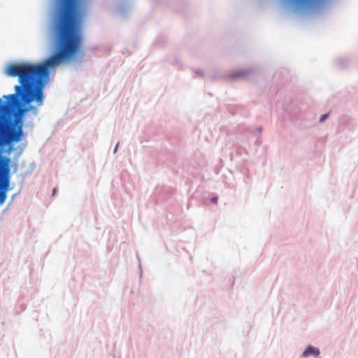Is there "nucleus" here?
I'll return each instance as SVG.
<instances>
[{"mask_svg":"<svg viewBox=\"0 0 358 358\" xmlns=\"http://www.w3.org/2000/svg\"><path fill=\"white\" fill-rule=\"evenodd\" d=\"M17 163L15 162L13 164V172H16L17 171Z\"/></svg>","mask_w":358,"mask_h":358,"instance_id":"10","label":"nucleus"},{"mask_svg":"<svg viewBox=\"0 0 358 358\" xmlns=\"http://www.w3.org/2000/svg\"><path fill=\"white\" fill-rule=\"evenodd\" d=\"M320 354V350L318 348L314 347L312 345H308L301 354V357L307 358L310 356L318 357Z\"/></svg>","mask_w":358,"mask_h":358,"instance_id":"3","label":"nucleus"},{"mask_svg":"<svg viewBox=\"0 0 358 358\" xmlns=\"http://www.w3.org/2000/svg\"><path fill=\"white\" fill-rule=\"evenodd\" d=\"M329 117V113H325L320 117V122H324Z\"/></svg>","mask_w":358,"mask_h":358,"instance_id":"7","label":"nucleus"},{"mask_svg":"<svg viewBox=\"0 0 358 358\" xmlns=\"http://www.w3.org/2000/svg\"><path fill=\"white\" fill-rule=\"evenodd\" d=\"M9 136H8V152H11L15 150L14 145L13 143H18L23 138L24 134L23 129H13L9 128Z\"/></svg>","mask_w":358,"mask_h":358,"instance_id":"2","label":"nucleus"},{"mask_svg":"<svg viewBox=\"0 0 358 358\" xmlns=\"http://www.w3.org/2000/svg\"><path fill=\"white\" fill-rule=\"evenodd\" d=\"M257 131H258V132H259V133H260V132H261V131H262V128H260V127H259V128H258V129H257Z\"/></svg>","mask_w":358,"mask_h":358,"instance_id":"15","label":"nucleus"},{"mask_svg":"<svg viewBox=\"0 0 358 358\" xmlns=\"http://www.w3.org/2000/svg\"><path fill=\"white\" fill-rule=\"evenodd\" d=\"M11 159L8 157H1V166L0 167V187L6 191L13 189L10 187V165Z\"/></svg>","mask_w":358,"mask_h":358,"instance_id":"1","label":"nucleus"},{"mask_svg":"<svg viewBox=\"0 0 358 358\" xmlns=\"http://www.w3.org/2000/svg\"><path fill=\"white\" fill-rule=\"evenodd\" d=\"M217 200H218V198H217V196L212 197V198L210 199V201H211L213 203H217Z\"/></svg>","mask_w":358,"mask_h":358,"instance_id":"9","label":"nucleus"},{"mask_svg":"<svg viewBox=\"0 0 358 358\" xmlns=\"http://www.w3.org/2000/svg\"><path fill=\"white\" fill-rule=\"evenodd\" d=\"M56 192H57V188L55 187L52 190V196H55L56 194Z\"/></svg>","mask_w":358,"mask_h":358,"instance_id":"13","label":"nucleus"},{"mask_svg":"<svg viewBox=\"0 0 358 358\" xmlns=\"http://www.w3.org/2000/svg\"><path fill=\"white\" fill-rule=\"evenodd\" d=\"M15 196H16V194H14V195L12 196L11 201H13L14 200Z\"/></svg>","mask_w":358,"mask_h":358,"instance_id":"14","label":"nucleus"},{"mask_svg":"<svg viewBox=\"0 0 358 358\" xmlns=\"http://www.w3.org/2000/svg\"><path fill=\"white\" fill-rule=\"evenodd\" d=\"M194 73L199 77H203V73L201 69H196L194 71Z\"/></svg>","mask_w":358,"mask_h":358,"instance_id":"8","label":"nucleus"},{"mask_svg":"<svg viewBox=\"0 0 358 358\" xmlns=\"http://www.w3.org/2000/svg\"><path fill=\"white\" fill-rule=\"evenodd\" d=\"M253 72V69H241L237 71L234 73H232L229 75V78L231 79H238L240 78H246L249 75H250Z\"/></svg>","mask_w":358,"mask_h":358,"instance_id":"4","label":"nucleus"},{"mask_svg":"<svg viewBox=\"0 0 358 358\" xmlns=\"http://www.w3.org/2000/svg\"><path fill=\"white\" fill-rule=\"evenodd\" d=\"M34 168H35V164L34 163H31L30 164V171H32Z\"/></svg>","mask_w":358,"mask_h":358,"instance_id":"12","label":"nucleus"},{"mask_svg":"<svg viewBox=\"0 0 358 358\" xmlns=\"http://www.w3.org/2000/svg\"><path fill=\"white\" fill-rule=\"evenodd\" d=\"M291 3L300 7L310 6L320 0H289Z\"/></svg>","mask_w":358,"mask_h":358,"instance_id":"5","label":"nucleus"},{"mask_svg":"<svg viewBox=\"0 0 358 358\" xmlns=\"http://www.w3.org/2000/svg\"><path fill=\"white\" fill-rule=\"evenodd\" d=\"M8 191L0 187V206L3 205L7 199Z\"/></svg>","mask_w":358,"mask_h":358,"instance_id":"6","label":"nucleus"},{"mask_svg":"<svg viewBox=\"0 0 358 358\" xmlns=\"http://www.w3.org/2000/svg\"><path fill=\"white\" fill-rule=\"evenodd\" d=\"M119 147V143H117L114 148L113 153H116Z\"/></svg>","mask_w":358,"mask_h":358,"instance_id":"11","label":"nucleus"}]
</instances>
